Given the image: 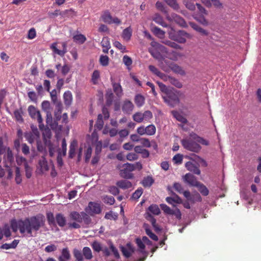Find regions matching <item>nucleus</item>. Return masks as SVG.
Wrapping results in <instances>:
<instances>
[{
  "mask_svg": "<svg viewBox=\"0 0 261 261\" xmlns=\"http://www.w3.org/2000/svg\"><path fill=\"white\" fill-rule=\"evenodd\" d=\"M45 224V218L42 215H37L31 217L26 218L24 219L16 220L13 219L10 223L12 231L14 232L18 230L21 234H27L31 237L32 231H38L39 229L44 226Z\"/></svg>",
  "mask_w": 261,
  "mask_h": 261,
  "instance_id": "f257e3e1",
  "label": "nucleus"
},
{
  "mask_svg": "<svg viewBox=\"0 0 261 261\" xmlns=\"http://www.w3.org/2000/svg\"><path fill=\"white\" fill-rule=\"evenodd\" d=\"M207 146L208 142L195 133L192 132L189 134V138L184 139L181 140V144L184 148L195 153H198L201 149L199 144Z\"/></svg>",
  "mask_w": 261,
  "mask_h": 261,
  "instance_id": "f03ea898",
  "label": "nucleus"
},
{
  "mask_svg": "<svg viewBox=\"0 0 261 261\" xmlns=\"http://www.w3.org/2000/svg\"><path fill=\"white\" fill-rule=\"evenodd\" d=\"M149 52L151 56L159 61L164 60L163 54L171 60H176L178 56V54L175 51L168 52L165 46L156 42H154V49L150 50Z\"/></svg>",
  "mask_w": 261,
  "mask_h": 261,
  "instance_id": "7ed1b4c3",
  "label": "nucleus"
},
{
  "mask_svg": "<svg viewBox=\"0 0 261 261\" xmlns=\"http://www.w3.org/2000/svg\"><path fill=\"white\" fill-rule=\"evenodd\" d=\"M69 217L71 220L74 221L68 224L69 227L71 228L79 229L81 227L79 223L84 222V224L89 225L91 221L90 216L84 212L79 213L76 211H72L69 213Z\"/></svg>",
  "mask_w": 261,
  "mask_h": 261,
  "instance_id": "20e7f679",
  "label": "nucleus"
},
{
  "mask_svg": "<svg viewBox=\"0 0 261 261\" xmlns=\"http://www.w3.org/2000/svg\"><path fill=\"white\" fill-rule=\"evenodd\" d=\"M42 109L46 113V123L52 129H56L57 124L52 123V114L50 113V103L47 100H44L41 105Z\"/></svg>",
  "mask_w": 261,
  "mask_h": 261,
  "instance_id": "39448f33",
  "label": "nucleus"
},
{
  "mask_svg": "<svg viewBox=\"0 0 261 261\" xmlns=\"http://www.w3.org/2000/svg\"><path fill=\"white\" fill-rule=\"evenodd\" d=\"M162 98L164 99L166 103L172 107L179 103L178 95L173 90L164 94L162 95Z\"/></svg>",
  "mask_w": 261,
  "mask_h": 261,
  "instance_id": "423d86ee",
  "label": "nucleus"
},
{
  "mask_svg": "<svg viewBox=\"0 0 261 261\" xmlns=\"http://www.w3.org/2000/svg\"><path fill=\"white\" fill-rule=\"evenodd\" d=\"M152 118V114L149 110H147L143 113L141 112H137L133 115V121L136 123H142L144 121H149Z\"/></svg>",
  "mask_w": 261,
  "mask_h": 261,
  "instance_id": "0eeeda50",
  "label": "nucleus"
},
{
  "mask_svg": "<svg viewBox=\"0 0 261 261\" xmlns=\"http://www.w3.org/2000/svg\"><path fill=\"white\" fill-rule=\"evenodd\" d=\"M28 112L31 118L37 119V122L39 123V128L42 129L44 124H42V118L40 112L34 106L31 105L28 107Z\"/></svg>",
  "mask_w": 261,
  "mask_h": 261,
  "instance_id": "6e6552de",
  "label": "nucleus"
},
{
  "mask_svg": "<svg viewBox=\"0 0 261 261\" xmlns=\"http://www.w3.org/2000/svg\"><path fill=\"white\" fill-rule=\"evenodd\" d=\"M133 171L134 168L130 163H125L122 166V169L120 170V176L124 179H133L134 174L132 172Z\"/></svg>",
  "mask_w": 261,
  "mask_h": 261,
  "instance_id": "1a4fd4ad",
  "label": "nucleus"
},
{
  "mask_svg": "<svg viewBox=\"0 0 261 261\" xmlns=\"http://www.w3.org/2000/svg\"><path fill=\"white\" fill-rule=\"evenodd\" d=\"M101 19H102L104 23H108L109 24L114 23L119 25L121 23V20L116 17H112L111 13L108 10L102 12V15H101Z\"/></svg>",
  "mask_w": 261,
  "mask_h": 261,
  "instance_id": "9d476101",
  "label": "nucleus"
},
{
  "mask_svg": "<svg viewBox=\"0 0 261 261\" xmlns=\"http://www.w3.org/2000/svg\"><path fill=\"white\" fill-rule=\"evenodd\" d=\"M85 213H87L88 215L93 216L95 214H100V205L95 202H89L88 206L85 208Z\"/></svg>",
  "mask_w": 261,
  "mask_h": 261,
  "instance_id": "9b49d317",
  "label": "nucleus"
},
{
  "mask_svg": "<svg viewBox=\"0 0 261 261\" xmlns=\"http://www.w3.org/2000/svg\"><path fill=\"white\" fill-rule=\"evenodd\" d=\"M170 36L172 40L180 43H186L187 38H190L189 34L184 31H179L173 35H170Z\"/></svg>",
  "mask_w": 261,
  "mask_h": 261,
  "instance_id": "f8f14e48",
  "label": "nucleus"
},
{
  "mask_svg": "<svg viewBox=\"0 0 261 261\" xmlns=\"http://www.w3.org/2000/svg\"><path fill=\"white\" fill-rule=\"evenodd\" d=\"M160 67L163 70H164L165 72H168L169 69L172 70L174 72L181 74V75H184L185 74V71L183 69H182L181 67L178 66V65L176 64H171L169 67H168L167 66H164L162 65V64H160Z\"/></svg>",
  "mask_w": 261,
  "mask_h": 261,
  "instance_id": "ddd939ff",
  "label": "nucleus"
},
{
  "mask_svg": "<svg viewBox=\"0 0 261 261\" xmlns=\"http://www.w3.org/2000/svg\"><path fill=\"white\" fill-rule=\"evenodd\" d=\"M183 178L185 181H186V182L189 184V185L192 186L194 187L201 183L197 180L196 177H195L193 174L189 173H187L186 175H185Z\"/></svg>",
  "mask_w": 261,
  "mask_h": 261,
  "instance_id": "4468645a",
  "label": "nucleus"
},
{
  "mask_svg": "<svg viewBox=\"0 0 261 261\" xmlns=\"http://www.w3.org/2000/svg\"><path fill=\"white\" fill-rule=\"evenodd\" d=\"M187 170L196 175L200 174V170L198 166L191 161H189L185 164Z\"/></svg>",
  "mask_w": 261,
  "mask_h": 261,
  "instance_id": "2eb2a0df",
  "label": "nucleus"
},
{
  "mask_svg": "<svg viewBox=\"0 0 261 261\" xmlns=\"http://www.w3.org/2000/svg\"><path fill=\"white\" fill-rule=\"evenodd\" d=\"M56 45H57V43L56 42H55L51 44V46H50V48H51V49L53 50V51L54 52V53H55L61 57L64 56L67 51L66 42H62V47H63L62 50H60V49H58V48H57Z\"/></svg>",
  "mask_w": 261,
  "mask_h": 261,
  "instance_id": "dca6fc26",
  "label": "nucleus"
},
{
  "mask_svg": "<svg viewBox=\"0 0 261 261\" xmlns=\"http://www.w3.org/2000/svg\"><path fill=\"white\" fill-rule=\"evenodd\" d=\"M134 105L130 100H125L124 101L123 105L122 107V110L125 114H130L134 109Z\"/></svg>",
  "mask_w": 261,
  "mask_h": 261,
  "instance_id": "f3484780",
  "label": "nucleus"
},
{
  "mask_svg": "<svg viewBox=\"0 0 261 261\" xmlns=\"http://www.w3.org/2000/svg\"><path fill=\"white\" fill-rule=\"evenodd\" d=\"M71 259V254L68 248H64L61 250V255L58 257V261H68Z\"/></svg>",
  "mask_w": 261,
  "mask_h": 261,
  "instance_id": "a211bd4d",
  "label": "nucleus"
},
{
  "mask_svg": "<svg viewBox=\"0 0 261 261\" xmlns=\"http://www.w3.org/2000/svg\"><path fill=\"white\" fill-rule=\"evenodd\" d=\"M55 223H57L59 226L63 227L65 226L66 224V217L61 213H58L55 216Z\"/></svg>",
  "mask_w": 261,
  "mask_h": 261,
  "instance_id": "6ab92c4d",
  "label": "nucleus"
},
{
  "mask_svg": "<svg viewBox=\"0 0 261 261\" xmlns=\"http://www.w3.org/2000/svg\"><path fill=\"white\" fill-rule=\"evenodd\" d=\"M61 112H62V105L60 103H58V105H56V110L55 111L54 122H53L52 121V123H56L57 124V128H56V129H57L58 127V121H60L61 118Z\"/></svg>",
  "mask_w": 261,
  "mask_h": 261,
  "instance_id": "aec40b11",
  "label": "nucleus"
},
{
  "mask_svg": "<svg viewBox=\"0 0 261 261\" xmlns=\"http://www.w3.org/2000/svg\"><path fill=\"white\" fill-rule=\"evenodd\" d=\"M112 86L113 88L114 92L116 94V96L118 97H120L123 95V91L122 87L120 86L119 83L114 82L111 79Z\"/></svg>",
  "mask_w": 261,
  "mask_h": 261,
  "instance_id": "412c9836",
  "label": "nucleus"
},
{
  "mask_svg": "<svg viewBox=\"0 0 261 261\" xmlns=\"http://www.w3.org/2000/svg\"><path fill=\"white\" fill-rule=\"evenodd\" d=\"M4 160L6 162V166H10L13 162V155L12 150L10 148H8L7 152L4 155Z\"/></svg>",
  "mask_w": 261,
  "mask_h": 261,
  "instance_id": "4be33fe9",
  "label": "nucleus"
},
{
  "mask_svg": "<svg viewBox=\"0 0 261 261\" xmlns=\"http://www.w3.org/2000/svg\"><path fill=\"white\" fill-rule=\"evenodd\" d=\"M135 103L138 108H140L143 106L145 102V97L141 94H137L135 95L134 98Z\"/></svg>",
  "mask_w": 261,
  "mask_h": 261,
  "instance_id": "5701e85b",
  "label": "nucleus"
},
{
  "mask_svg": "<svg viewBox=\"0 0 261 261\" xmlns=\"http://www.w3.org/2000/svg\"><path fill=\"white\" fill-rule=\"evenodd\" d=\"M127 248L121 247V252L125 258H128L132 255L134 252V249L129 243L127 244Z\"/></svg>",
  "mask_w": 261,
  "mask_h": 261,
  "instance_id": "b1692460",
  "label": "nucleus"
},
{
  "mask_svg": "<svg viewBox=\"0 0 261 261\" xmlns=\"http://www.w3.org/2000/svg\"><path fill=\"white\" fill-rule=\"evenodd\" d=\"M116 185L119 188L126 190L132 187V183L127 180H121L117 181Z\"/></svg>",
  "mask_w": 261,
  "mask_h": 261,
  "instance_id": "393cba45",
  "label": "nucleus"
},
{
  "mask_svg": "<svg viewBox=\"0 0 261 261\" xmlns=\"http://www.w3.org/2000/svg\"><path fill=\"white\" fill-rule=\"evenodd\" d=\"M172 17L176 23L182 27H186V22L184 19L176 14H172Z\"/></svg>",
  "mask_w": 261,
  "mask_h": 261,
  "instance_id": "a878e982",
  "label": "nucleus"
},
{
  "mask_svg": "<svg viewBox=\"0 0 261 261\" xmlns=\"http://www.w3.org/2000/svg\"><path fill=\"white\" fill-rule=\"evenodd\" d=\"M106 105L108 106H111L113 100L114 99V94H113L112 90L111 89L107 90L106 94Z\"/></svg>",
  "mask_w": 261,
  "mask_h": 261,
  "instance_id": "bb28decb",
  "label": "nucleus"
},
{
  "mask_svg": "<svg viewBox=\"0 0 261 261\" xmlns=\"http://www.w3.org/2000/svg\"><path fill=\"white\" fill-rule=\"evenodd\" d=\"M153 20L163 27L167 28L168 26L167 23L163 20L162 17L159 14H154Z\"/></svg>",
  "mask_w": 261,
  "mask_h": 261,
  "instance_id": "cd10ccee",
  "label": "nucleus"
},
{
  "mask_svg": "<svg viewBox=\"0 0 261 261\" xmlns=\"http://www.w3.org/2000/svg\"><path fill=\"white\" fill-rule=\"evenodd\" d=\"M141 183L145 188H149L154 183V180L151 176H147L144 177Z\"/></svg>",
  "mask_w": 261,
  "mask_h": 261,
  "instance_id": "c85d7f7f",
  "label": "nucleus"
},
{
  "mask_svg": "<svg viewBox=\"0 0 261 261\" xmlns=\"http://www.w3.org/2000/svg\"><path fill=\"white\" fill-rule=\"evenodd\" d=\"M132 36V29L130 27L125 28L122 33V38L126 41L130 40V37Z\"/></svg>",
  "mask_w": 261,
  "mask_h": 261,
  "instance_id": "c756f323",
  "label": "nucleus"
},
{
  "mask_svg": "<svg viewBox=\"0 0 261 261\" xmlns=\"http://www.w3.org/2000/svg\"><path fill=\"white\" fill-rule=\"evenodd\" d=\"M64 103L67 106H69L72 102V94L70 91H68L63 94Z\"/></svg>",
  "mask_w": 261,
  "mask_h": 261,
  "instance_id": "7c9ffc66",
  "label": "nucleus"
},
{
  "mask_svg": "<svg viewBox=\"0 0 261 261\" xmlns=\"http://www.w3.org/2000/svg\"><path fill=\"white\" fill-rule=\"evenodd\" d=\"M190 25H191V28H193L194 30L200 33L202 35L204 36H207L208 33L206 31L199 27V25L194 23V22H189Z\"/></svg>",
  "mask_w": 261,
  "mask_h": 261,
  "instance_id": "2f4dec72",
  "label": "nucleus"
},
{
  "mask_svg": "<svg viewBox=\"0 0 261 261\" xmlns=\"http://www.w3.org/2000/svg\"><path fill=\"white\" fill-rule=\"evenodd\" d=\"M195 187L197 188L199 192L201 193V194L204 196H207L208 195V190L207 189V187H206L203 184H199Z\"/></svg>",
  "mask_w": 261,
  "mask_h": 261,
  "instance_id": "473e14b6",
  "label": "nucleus"
},
{
  "mask_svg": "<svg viewBox=\"0 0 261 261\" xmlns=\"http://www.w3.org/2000/svg\"><path fill=\"white\" fill-rule=\"evenodd\" d=\"M82 252V254L84 255L85 258L88 260H90L92 258V252H91V250L89 247H85L84 248H83Z\"/></svg>",
  "mask_w": 261,
  "mask_h": 261,
  "instance_id": "72a5a7b5",
  "label": "nucleus"
},
{
  "mask_svg": "<svg viewBox=\"0 0 261 261\" xmlns=\"http://www.w3.org/2000/svg\"><path fill=\"white\" fill-rule=\"evenodd\" d=\"M77 145V142L76 141H73L70 144V146H69V158L70 159H73L75 155V148H76V146Z\"/></svg>",
  "mask_w": 261,
  "mask_h": 261,
  "instance_id": "f704fd0d",
  "label": "nucleus"
},
{
  "mask_svg": "<svg viewBox=\"0 0 261 261\" xmlns=\"http://www.w3.org/2000/svg\"><path fill=\"white\" fill-rule=\"evenodd\" d=\"M173 116L175 117L176 120L184 124H186L187 123V120L186 118H185L184 116L181 115V114L179 113V112L175 111L173 112Z\"/></svg>",
  "mask_w": 261,
  "mask_h": 261,
  "instance_id": "c9c22d12",
  "label": "nucleus"
},
{
  "mask_svg": "<svg viewBox=\"0 0 261 261\" xmlns=\"http://www.w3.org/2000/svg\"><path fill=\"white\" fill-rule=\"evenodd\" d=\"M91 246L93 249V250L95 252H99L101 250L103 249L104 247H102L101 243L98 241H94L92 242V244H91Z\"/></svg>",
  "mask_w": 261,
  "mask_h": 261,
  "instance_id": "e433bc0d",
  "label": "nucleus"
},
{
  "mask_svg": "<svg viewBox=\"0 0 261 261\" xmlns=\"http://www.w3.org/2000/svg\"><path fill=\"white\" fill-rule=\"evenodd\" d=\"M145 129L146 132V135L148 136H153L155 133V130H156L154 124H149L147 125L145 127Z\"/></svg>",
  "mask_w": 261,
  "mask_h": 261,
  "instance_id": "4c0bfd02",
  "label": "nucleus"
},
{
  "mask_svg": "<svg viewBox=\"0 0 261 261\" xmlns=\"http://www.w3.org/2000/svg\"><path fill=\"white\" fill-rule=\"evenodd\" d=\"M148 211L154 215H159L160 214V210L159 206L156 204H151L148 207Z\"/></svg>",
  "mask_w": 261,
  "mask_h": 261,
  "instance_id": "58836bf2",
  "label": "nucleus"
},
{
  "mask_svg": "<svg viewBox=\"0 0 261 261\" xmlns=\"http://www.w3.org/2000/svg\"><path fill=\"white\" fill-rule=\"evenodd\" d=\"M168 82H169L170 84L175 86L176 88H181L182 87L181 82H179L178 79L174 77H168Z\"/></svg>",
  "mask_w": 261,
  "mask_h": 261,
  "instance_id": "ea45409f",
  "label": "nucleus"
},
{
  "mask_svg": "<svg viewBox=\"0 0 261 261\" xmlns=\"http://www.w3.org/2000/svg\"><path fill=\"white\" fill-rule=\"evenodd\" d=\"M22 114H23V112L22 111L21 109H17L13 112V115H14L15 118L16 120L17 121H19L21 122H23V118L22 117Z\"/></svg>",
  "mask_w": 261,
  "mask_h": 261,
  "instance_id": "a19ab883",
  "label": "nucleus"
},
{
  "mask_svg": "<svg viewBox=\"0 0 261 261\" xmlns=\"http://www.w3.org/2000/svg\"><path fill=\"white\" fill-rule=\"evenodd\" d=\"M99 62L101 65L103 67H106L109 65V58L107 55H101L100 59H99Z\"/></svg>",
  "mask_w": 261,
  "mask_h": 261,
  "instance_id": "79ce46f5",
  "label": "nucleus"
},
{
  "mask_svg": "<svg viewBox=\"0 0 261 261\" xmlns=\"http://www.w3.org/2000/svg\"><path fill=\"white\" fill-rule=\"evenodd\" d=\"M73 40L81 44L84 43L86 41V37L82 34L73 36Z\"/></svg>",
  "mask_w": 261,
  "mask_h": 261,
  "instance_id": "37998d69",
  "label": "nucleus"
},
{
  "mask_svg": "<svg viewBox=\"0 0 261 261\" xmlns=\"http://www.w3.org/2000/svg\"><path fill=\"white\" fill-rule=\"evenodd\" d=\"M152 31H153L154 34L159 38H162L165 36V32L157 27H153Z\"/></svg>",
  "mask_w": 261,
  "mask_h": 261,
  "instance_id": "c03bdc74",
  "label": "nucleus"
},
{
  "mask_svg": "<svg viewBox=\"0 0 261 261\" xmlns=\"http://www.w3.org/2000/svg\"><path fill=\"white\" fill-rule=\"evenodd\" d=\"M164 43L166 45L174 48L175 49H181V47L175 42H172L170 40H165Z\"/></svg>",
  "mask_w": 261,
  "mask_h": 261,
  "instance_id": "a18cd8bd",
  "label": "nucleus"
},
{
  "mask_svg": "<svg viewBox=\"0 0 261 261\" xmlns=\"http://www.w3.org/2000/svg\"><path fill=\"white\" fill-rule=\"evenodd\" d=\"M24 137L27 141L29 143H33L34 142L35 138L36 137L33 133L31 132L25 133L24 134Z\"/></svg>",
  "mask_w": 261,
  "mask_h": 261,
  "instance_id": "49530a36",
  "label": "nucleus"
},
{
  "mask_svg": "<svg viewBox=\"0 0 261 261\" xmlns=\"http://www.w3.org/2000/svg\"><path fill=\"white\" fill-rule=\"evenodd\" d=\"M73 256L75 258L76 261H83V257L84 256L82 252L79 250L74 249L73 250Z\"/></svg>",
  "mask_w": 261,
  "mask_h": 261,
  "instance_id": "de8ad7c7",
  "label": "nucleus"
},
{
  "mask_svg": "<svg viewBox=\"0 0 261 261\" xmlns=\"http://www.w3.org/2000/svg\"><path fill=\"white\" fill-rule=\"evenodd\" d=\"M39 165L40 167H41L42 170L46 171L48 170L47 162L44 157H42V159L39 160Z\"/></svg>",
  "mask_w": 261,
  "mask_h": 261,
  "instance_id": "09e8293b",
  "label": "nucleus"
},
{
  "mask_svg": "<svg viewBox=\"0 0 261 261\" xmlns=\"http://www.w3.org/2000/svg\"><path fill=\"white\" fill-rule=\"evenodd\" d=\"M102 200L103 202L110 205H113L115 202L114 198L112 196H103Z\"/></svg>",
  "mask_w": 261,
  "mask_h": 261,
  "instance_id": "8fccbe9b",
  "label": "nucleus"
},
{
  "mask_svg": "<svg viewBox=\"0 0 261 261\" xmlns=\"http://www.w3.org/2000/svg\"><path fill=\"white\" fill-rule=\"evenodd\" d=\"M167 4L170 7L172 8L175 10H177L179 9V6L178 3H176L175 0H165Z\"/></svg>",
  "mask_w": 261,
  "mask_h": 261,
  "instance_id": "3c124183",
  "label": "nucleus"
},
{
  "mask_svg": "<svg viewBox=\"0 0 261 261\" xmlns=\"http://www.w3.org/2000/svg\"><path fill=\"white\" fill-rule=\"evenodd\" d=\"M122 61H123L125 65L127 66V69H129V67L133 63L132 59L127 55H124L122 58Z\"/></svg>",
  "mask_w": 261,
  "mask_h": 261,
  "instance_id": "603ef678",
  "label": "nucleus"
},
{
  "mask_svg": "<svg viewBox=\"0 0 261 261\" xmlns=\"http://www.w3.org/2000/svg\"><path fill=\"white\" fill-rule=\"evenodd\" d=\"M103 125V116L102 114H98L97 122H96V126H97L98 129H101L102 128Z\"/></svg>",
  "mask_w": 261,
  "mask_h": 261,
  "instance_id": "864d4df0",
  "label": "nucleus"
},
{
  "mask_svg": "<svg viewBox=\"0 0 261 261\" xmlns=\"http://www.w3.org/2000/svg\"><path fill=\"white\" fill-rule=\"evenodd\" d=\"M99 78V72L98 70H94L92 75V82L93 84H97L98 80Z\"/></svg>",
  "mask_w": 261,
  "mask_h": 261,
  "instance_id": "5fc2aeb1",
  "label": "nucleus"
},
{
  "mask_svg": "<svg viewBox=\"0 0 261 261\" xmlns=\"http://www.w3.org/2000/svg\"><path fill=\"white\" fill-rule=\"evenodd\" d=\"M160 207H161V209L164 211V213L167 215L171 214L174 211V210L170 208V207L165 204H160Z\"/></svg>",
  "mask_w": 261,
  "mask_h": 261,
  "instance_id": "6e6d98bb",
  "label": "nucleus"
},
{
  "mask_svg": "<svg viewBox=\"0 0 261 261\" xmlns=\"http://www.w3.org/2000/svg\"><path fill=\"white\" fill-rule=\"evenodd\" d=\"M146 219H147L149 221V222H151L152 226L155 227V225H158L156 224V220L155 219L153 216L151 215L150 213H146Z\"/></svg>",
  "mask_w": 261,
  "mask_h": 261,
  "instance_id": "4d7b16f0",
  "label": "nucleus"
},
{
  "mask_svg": "<svg viewBox=\"0 0 261 261\" xmlns=\"http://www.w3.org/2000/svg\"><path fill=\"white\" fill-rule=\"evenodd\" d=\"M143 189L141 188H139L138 190H136L135 192L132 195V198L134 199H139L141 195L143 194Z\"/></svg>",
  "mask_w": 261,
  "mask_h": 261,
  "instance_id": "13d9d810",
  "label": "nucleus"
},
{
  "mask_svg": "<svg viewBox=\"0 0 261 261\" xmlns=\"http://www.w3.org/2000/svg\"><path fill=\"white\" fill-rule=\"evenodd\" d=\"M145 232L146 233L148 237H149L150 238H151V240L157 241L159 240V238H158L157 236L155 235L154 233L152 232L151 230L148 228H145Z\"/></svg>",
  "mask_w": 261,
  "mask_h": 261,
  "instance_id": "bf43d9fd",
  "label": "nucleus"
},
{
  "mask_svg": "<svg viewBox=\"0 0 261 261\" xmlns=\"http://www.w3.org/2000/svg\"><path fill=\"white\" fill-rule=\"evenodd\" d=\"M159 86L160 88V90L164 93V94L165 93H166L167 92H170V91H173V90L170 89L168 88H167V86H166L165 84L162 83H158Z\"/></svg>",
  "mask_w": 261,
  "mask_h": 261,
  "instance_id": "052dcab7",
  "label": "nucleus"
},
{
  "mask_svg": "<svg viewBox=\"0 0 261 261\" xmlns=\"http://www.w3.org/2000/svg\"><path fill=\"white\" fill-rule=\"evenodd\" d=\"M47 220L48 224L49 225H55V217H54L53 213H47Z\"/></svg>",
  "mask_w": 261,
  "mask_h": 261,
  "instance_id": "680f3d73",
  "label": "nucleus"
},
{
  "mask_svg": "<svg viewBox=\"0 0 261 261\" xmlns=\"http://www.w3.org/2000/svg\"><path fill=\"white\" fill-rule=\"evenodd\" d=\"M114 46L117 48H118L119 50L121 51L122 53L126 52L125 46L122 45V44L120 43V42L117 41H115L114 42Z\"/></svg>",
  "mask_w": 261,
  "mask_h": 261,
  "instance_id": "e2e57ef3",
  "label": "nucleus"
},
{
  "mask_svg": "<svg viewBox=\"0 0 261 261\" xmlns=\"http://www.w3.org/2000/svg\"><path fill=\"white\" fill-rule=\"evenodd\" d=\"M36 37V32L34 28L29 29L28 34V38L29 39H33Z\"/></svg>",
  "mask_w": 261,
  "mask_h": 261,
  "instance_id": "0e129e2a",
  "label": "nucleus"
},
{
  "mask_svg": "<svg viewBox=\"0 0 261 261\" xmlns=\"http://www.w3.org/2000/svg\"><path fill=\"white\" fill-rule=\"evenodd\" d=\"M138 156L135 152H129L126 155V159L129 161H135L136 160H138Z\"/></svg>",
  "mask_w": 261,
  "mask_h": 261,
  "instance_id": "69168bd1",
  "label": "nucleus"
},
{
  "mask_svg": "<svg viewBox=\"0 0 261 261\" xmlns=\"http://www.w3.org/2000/svg\"><path fill=\"white\" fill-rule=\"evenodd\" d=\"M2 230V232H3L4 234L5 237H10L11 236L10 227L8 224H5L4 226L3 229Z\"/></svg>",
  "mask_w": 261,
  "mask_h": 261,
  "instance_id": "338daca9",
  "label": "nucleus"
},
{
  "mask_svg": "<svg viewBox=\"0 0 261 261\" xmlns=\"http://www.w3.org/2000/svg\"><path fill=\"white\" fill-rule=\"evenodd\" d=\"M183 160V156L180 154L175 155L173 158V161L176 164H181Z\"/></svg>",
  "mask_w": 261,
  "mask_h": 261,
  "instance_id": "774afa93",
  "label": "nucleus"
}]
</instances>
